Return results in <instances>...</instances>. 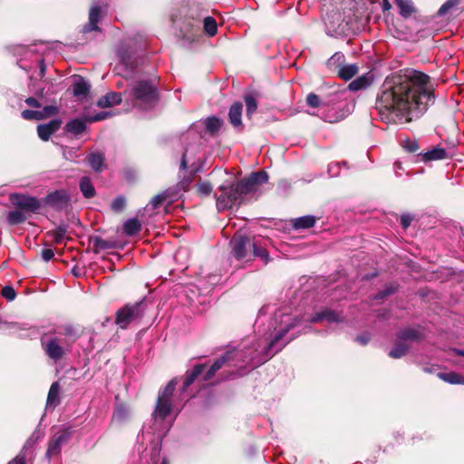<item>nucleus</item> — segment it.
<instances>
[{
  "mask_svg": "<svg viewBox=\"0 0 464 464\" xmlns=\"http://www.w3.org/2000/svg\"><path fill=\"white\" fill-rule=\"evenodd\" d=\"M434 101L430 76L405 69L385 78L375 104L382 121L403 124L423 115Z\"/></svg>",
  "mask_w": 464,
  "mask_h": 464,
  "instance_id": "obj_1",
  "label": "nucleus"
},
{
  "mask_svg": "<svg viewBox=\"0 0 464 464\" xmlns=\"http://www.w3.org/2000/svg\"><path fill=\"white\" fill-rule=\"evenodd\" d=\"M303 320V316L299 317L278 310L266 325L260 312L256 322L258 339L243 341L237 349L229 350L218 358L204 374L203 380H211L225 364L251 369L260 366L296 337V334H292L285 338L286 334L298 326Z\"/></svg>",
  "mask_w": 464,
  "mask_h": 464,
  "instance_id": "obj_2",
  "label": "nucleus"
},
{
  "mask_svg": "<svg viewBox=\"0 0 464 464\" xmlns=\"http://www.w3.org/2000/svg\"><path fill=\"white\" fill-rule=\"evenodd\" d=\"M175 379L169 381L162 391L159 392L157 403L152 414L153 431L158 438L161 439L169 430L170 424L165 422L166 418L170 414L173 404L172 396L176 388Z\"/></svg>",
  "mask_w": 464,
  "mask_h": 464,
  "instance_id": "obj_3",
  "label": "nucleus"
},
{
  "mask_svg": "<svg viewBox=\"0 0 464 464\" xmlns=\"http://www.w3.org/2000/svg\"><path fill=\"white\" fill-rule=\"evenodd\" d=\"M240 180L236 182L233 177H228L218 188L216 193V205L218 211L230 209L240 205L246 195Z\"/></svg>",
  "mask_w": 464,
  "mask_h": 464,
  "instance_id": "obj_4",
  "label": "nucleus"
},
{
  "mask_svg": "<svg viewBox=\"0 0 464 464\" xmlns=\"http://www.w3.org/2000/svg\"><path fill=\"white\" fill-rule=\"evenodd\" d=\"M178 29L176 36L181 45L185 48H191L201 37L200 21L198 19H186L182 22H174Z\"/></svg>",
  "mask_w": 464,
  "mask_h": 464,
  "instance_id": "obj_5",
  "label": "nucleus"
},
{
  "mask_svg": "<svg viewBox=\"0 0 464 464\" xmlns=\"http://www.w3.org/2000/svg\"><path fill=\"white\" fill-rule=\"evenodd\" d=\"M41 344L46 356L55 362L63 359L70 346L65 337L48 334L42 337Z\"/></svg>",
  "mask_w": 464,
  "mask_h": 464,
  "instance_id": "obj_6",
  "label": "nucleus"
},
{
  "mask_svg": "<svg viewBox=\"0 0 464 464\" xmlns=\"http://www.w3.org/2000/svg\"><path fill=\"white\" fill-rule=\"evenodd\" d=\"M143 302L127 304L116 313L115 323L121 329H126L132 322L140 320L143 314Z\"/></svg>",
  "mask_w": 464,
  "mask_h": 464,
  "instance_id": "obj_7",
  "label": "nucleus"
},
{
  "mask_svg": "<svg viewBox=\"0 0 464 464\" xmlns=\"http://www.w3.org/2000/svg\"><path fill=\"white\" fill-rule=\"evenodd\" d=\"M134 98L141 103L150 104L157 99V90L151 81H138L132 87Z\"/></svg>",
  "mask_w": 464,
  "mask_h": 464,
  "instance_id": "obj_8",
  "label": "nucleus"
},
{
  "mask_svg": "<svg viewBox=\"0 0 464 464\" xmlns=\"http://www.w3.org/2000/svg\"><path fill=\"white\" fill-rule=\"evenodd\" d=\"M72 438V430L70 427H65L55 432L51 438L46 450V457L51 459L52 457L60 454L62 447L66 444Z\"/></svg>",
  "mask_w": 464,
  "mask_h": 464,
  "instance_id": "obj_9",
  "label": "nucleus"
},
{
  "mask_svg": "<svg viewBox=\"0 0 464 464\" xmlns=\"http://www.w3.org/2000/svg\"><path fill=\"white\" fill-rule=\"evenodd\" d=\"M10 200L12 204L19 209L30 213H35L41 208L39 199L24 194H12L10 196Z\"/></svg>",
  "mask_w": 464,
  "mask_h": 464,
  "instance_id": "obj_10",
  "label": "nucleus"
},
{
  "mask_svg": "<svg viewBox=\"0 0 464 464\" xmlns=\"http://www.w3.org/2000/svg\"><path fill=\"white\" fill-rule=\"evenodd\" d=\"M268 174L265 170L252 172L248 177L240 180L246 195L256 190L257 187L268 181Z\"/></svg>",
  "mask_w": 464,
  "mask_h": 464,
  "instance_id": "obj_11",
  "label": "nucleus"
},
{
  "mask_svg": "<svg viewBox=\"0 0 464 464\" xmlns=\"http://www.w3.org/2000/svg\"><path fill=\"white\" fill-rule=\"evenodd\" d=\"M45 204L56 210H62L68 207L70 198L65 190H55L45 197Z\"/></svg>",
  "mask_w": 464,
  "mask_h": 464,
  "instance_id": "obj_12",
  "label": "nucleus"
},
{
  "mask_svg": "<svg viewBox=\"0 0 464 464\" xmlns=\"http://www.w3.org/2000/svg\"><path fill=\"white\" fill-rule=\"evenodd\" d=\"M250 239L245 236L234 237L231 240V246L234 256L237 260L246 257L247 248L251 246Z\"/></svg>",
  "mask_w": 464,
  "mask_h": 464,
  "instance_id": "obj_13",
  "label": "nucleus"
},
{
  "mask_svg": "<svg viewBox=\"0 0 464 464\" xmlns=\"http://www.w3.org/2000/svg\"><path fill=\"white\" fill-rule=\"evenodd\" d=\"M326 26V33L330 35L341 34L343 30L341 28L343 18L341 14L335 13L334 14H327L324 18Z\"/></svg>",
  "mask_w": 464,
  "mask_h": 464,
  "instance_id": "obj_14",
  "label": "nucleus"
},
{
  "mask_svg": "<svg viewBox=\"0 0 464 464\" xmlns=\"http://www.w3.org/2000/svg\"><path fill=\"white\" fill-rule=\"evenodd\" d=\"M62 124L60 119H54L50 121L48 123L40 124L37 127V134L42 140H48L52 134L57 131Z\"/></svg>",
  "mask_w": 464,
  "mask_h": 464,
  "instance_id": "obj_15",
  "label": "nucleus"
},
{
  "mask_svg": "<svg viewBox=\"0 0 464 464\" xmlns=\"http://www.w3.org/2000/svg\"><path fill=\"white\" fill-rule=\"evenodd\" d=\"M102 18V8L99 5H93L91 7L89 12V22L86 24L83 28V33H90L92 31H99L100 27L98 26L99 22Z\"/></svg>",
  "mask_w": 464,
  "mask_h": 464,
  "instance_id": "obj_16",
  "label": "nucleus"
},
{
  "mask_svg": "<svg viewBox=\"0 0 464 464\" xmlns=\"http://www.w3.org/2000/svg\"><path fill=\"white\" fill-rule=\"evenodd\" d=\"M325 320L329 323H334V322H341L342 316L340 314L335 313L332 310H324L319 313L314 314L313 316H311L306 321H309L310 323H317L320 321Z\"/></svg>",
  "mask_w": 464,
  "mask_h": 464,
  "instance_id": "obj_17",
  "label": "nucleus"
},
{
  "mask_svg": "<svg viewBox=\"0 0 464 464\" xmlns=\"http://www.w3.org/2000/svg\"><path fill=\"white\" fill-rule=\"evenodd\" d=\"M421 332L417 328H405L398 332L397 338L398 340L406 343V342H413L419 341L422 338Z\"/></svg>",
  "mask_w": 464,
  "mask_h": 464,
  "instance_id": "obj_18",
  "label": "nucleus"
},
{
  "mask_svg": "<svg viewBox=\"0 0 464 464\" xmlns=\"http://www.w3.org/2000/svg\"><path fill=\"white\" fill-rule=\"evenodd\" d=\"M205 364H197L186 372L182 391L185 392L204 372Z\"/></svg>",
  "mask_w": 464,
  "mask_h": 464,
  "instance_id": "obj_19",
  "label": "nucleus"
},
{
  "mask_svg": "<svg viewBox=\"0 0 464 464\" xmlns=\"http://www.w3.org/2000/svg\"><path fill=\"white\" fill-rule=\"evenodd\" d=\"M121 102V95L119 92H109L101 97L97 102L100 108H110Z\"/></svg>",
  "mask_w": 464,
  "mask_h": 464,
  "instance_id": "obj_20",
  "label": "nucleus"
},
{
  "mask_svg": "<svg viewBox=\"0 0 464 464\" xmlns=\"http://www.w3.org/2000/svg\"><path fill=\"white\" fill-rule=\"evenodd\" d=\"M242 111H243V105L239 102H234L229 108V111H228L229 121H230V123L236 128L242 126V121H241Z\"/></svg>",
  "mask_w": 464,
  "mask_h": 464,
  "instance_id": "obj_21",
  "label": "nucleus"
},
{
  "mask_svg": "<svg viewBox=\"0 0 464 464\" xmlns=\"http://www.w3.org/2000/svg\"><path fill=\"white\" fill-rule=\"evenodd\" d=\"M90 242L92 244L94 253L113 249L116 246V243L114 241L107 240L98 236L91 237Z\"/></svg>",
  "mask_w": 464,
  "mask_h": 464,
  "instance_id": "obj_22",
  "label": "nucleus"
},
{
  "mask_svg": "<svg viewBox=\"0 0 464 464\" xmlns=\"http://www.w3.org/2000/svg\"><path fill=\"white\" fill-rule=\"evenodd\" d=\"M423 162L443 160L447 157V151L440 147H435L425 153L420 154Z\"/></svg>",
  "mask_w": 464,
  "mask_h": 464,
  "instance_id": "obj_23",
  "label": "nucleus"
},
{
  "mask_svg": "<svg viewBox=\"0 0 464 464\" xmlns=\"http://www.w3.org/2000/svg\"><path fill=\"white\" fill-rule=\"evenodd\" d=\"M86 120L72 119L65 124V130L74 135H80L86 130Z\"/></svg>",
  "mask_w": 464,
  "mask_h": 464,
  "instance_id": "obj_24",
  "label": "nucleus"
},
{
  "mask_svg": "<svg viewBox=\"0 0 464 464\" xmlns=\"http://www.w3.org/2000/svg\"><path fill=\"white\" fill-rule=\"evenodd\" d=\"M60 385L59 383L53 382L49 390L47 400H46V408H55L60 403Z\"/></svg>",
  "mask_w": 464,
  "mask_h": 464,
  "instance_id": "obj_25",
  "label": "nucleus"
},
{
  "mask_svg": "<svg viewBox=\"0 0 464 464\" xmlns=\"http://www.w3.org/2000/svg\"><path fill=\"white\" fill-rule=\"evenodd\" d=\"M91 85L82 77L78 76L72 84V92L74 96H86L90 91Z\"/></svg>",
  "mask_w": 464,
  "mask_h": 464,
  "instance_id": "obj_26",
  "label": "nucleus"
},
{
  "mask_svg": "<svg viewBox=\"0 0 464 464\" xmlns=\"http://www.w3.org/2000/svg\"><path fill=\"white\" fill-rule=\"evenodd\" d=\"M316 218L314 216L307 215L293 219V227L295 229H306L314 226Z\"/></svg>",
  "mask_w": 464,
  "mask_h": 464,
  "instance_id": "obj_27",
  "label": "nucleus"
},
{
  "mask_svg": "<svg viewBox=\"0 0 464 464\" xmlns=\"http://www.w3.org/2000/svg\"><path fill=\"white\" fill-rule=\"evenodd\" d=\"M104 156L102 153H91L88 156V162L95 172L102 171L104 168Z\"/></svg>",
  "mask_w": 464,
  "mask_h": 464,
  "instance_id": "obj_28",
  "label": "nucleus"
},
{
  "mask_svg": "<svg viewBox=\"0 0 464 464\" xmlns=\"http://www.w3.org/2000/svg\"><path fill=\"white\" fill-rule=\"evenodd\" d=\"M395 3L399 8L400 14L404 18H409L415 12L411 0H396Z\"/></svg>",
  "mask_w": 464,
  "mask_h": 464,
  "instance_id": "obj_29",
  "label": "nucleus"
},
{
  "mask_svg": "<svg viewBox=\"0 0 464 464\" xmlns=\"http://www.w3.org/2000/svg\"><path fill=\"white\" fill-rule=\"evenodd\" d=\"M358 72V67L356 64H343L340 69L337 71V74L340 78L348 81L352 79Z\"/></svg>",
  "mask_w": 464,
  "mask_h": 464,
  "instance_id": "obj_30",
  "label": "nucleus"
},
{
  "mask_svg": "<svg viewBox=\"0 0 464 464\" xmlns=\"http://www.w3.org/2000/svg\"><path fill=\"white\" fill-rule=\"evenodd\" d=\"M79 186L84 198H92L95 196V188L88 177H82L80 179Z\"/></svg>",
  "mask_w": 464,
  "mask_h": 464,
  "instance_id": "obj_31",
  "label": "nucleus"
},
{
  "mask_svg": "<svg viewBox=\"0 0 464 464\" xmlns=\"http://www.w3.org/2000/svg\"><path fill=\"white\" fill-rule=\"evenodd\" d=\"M141 229V223L137 218H130L123 224V232L127 236H134Z\"/></svg>",
  "mask_w": 464,
  "mask_h": 464,
  "instance_id": "obj_32",
  "label": "nucleus"
},
{
  "mask_svg": "<svg viewBox=\"0 0 464 464\" xmlns=\"http://www.w3.org/2000/svg\"><path fill=\"white\" fill-rule=\"evenodd\" d=\"M438 377L444 382L450 383V384H460L464 383V377L454 372H439Z\"/></svg>",
  "mask_w": 464,
  "mask_h": 464,
  "instance_id": "obj_33",
  "label": "nucleus"
},
{
  "mask_svg": "<svg viewBox=\"0 0 464 464\" xmlns=\"http://www.w3.org/2000/svg\"><path fill=\"white\" fill-rule=\"evenodd\" d=\"M345 57L343 53L337 52L334 53L327 61V66L334 71H338L344 63Z\"/></svg>",
  "mask_w": 464,
  "mask_h": 464,
  "instance_id": "obj_34",
  "label": "nucleus"
},
{
  "mask_svg": "<svg viewBox=\"0 0 464 464\" xmlns=\"http://www.w3.org/2000/svg\"><path fill=\"white\" fill-rule=\"evenodd\" d=\"M67 227L65 226H59L54 230L49 231L48 236L55 244H62L65 239Z\"/></svg>",
  "mask_w": 464,
  "mask_h": 464,
  "instance_id": "obj_35",
  "label": "nucleus"
},
{
  "mask_svg": "<svg viewBox=\"0 0 464 464\" xmlns=\"http://www.w3.org/2000/svg\"><path fill=\"white\" fill-rule=\"evenodd\" d=\"M409 345L400 340L396 343L395 346L389 352V355L392 358L399 359L401 358L407 353Z\"/></svg>",
  "mask_w": 464,
  "mask_h": 464,
  "instance_id": "obj_36",
  "label": "nucleus"
},
{
  "mask_svg": "<svg viewBox=\"0 0 464 464\" xmlns=\"http://www.w3.org/2000/svg\"><path fill=\"white\" fill-rule=\"evenodd\" d=\"M26 220V216L21 209H15L8 212L7 222L10 225H18Z\"/></svg>",
  "mask_w": 464,
  "mask_h": 464,
  "instance_id": "obj_37",
  "label": "nucleus"
},
{
  "mask_svg": "<svg viewBox=\"0 0 464 464\" xmlns=\"http://www.w3.org/2000/svg\"><path fill=\"white\" fill-rule=\"evenodd\" d=\"M204 124L207 131H208L211 134H214L220 129L222 125V121L217 117L212 116L207 118L204 121Z\"/></svg>",
  "mask_w": 464,
  "mask_h": 464,
  "instance_id": "obj_38",
  "label": "nucleus"
},
{
  "mask_svg": "<svg viewBox=\"0 0 464 464\" xmlns=\"http://www.w3.org/2000/svg\"><path fill=\"white\" fill-rule=\"evenodd\" d=\"M371 84L370 78L366 75L361 76L349 84L351 91H359L368 87Z\"/></svg>",
  "mask_w": 464,
  "mask_h": 464,
  "instance_id": "obj_39",
  "label": "nucleus"
},
{
  "mask_svg": "<svg viewBox=\"0 0 464 464\" xmlns=\"http://www.w3.org/2000/svg\"><path fill=\"white\" fill-rule=\"evenodd\" d=\"M203 28L208 36H214L218 30L216 20L211 16L205 17L203 20Z\"/></svg>",
  "mask_w": 464,
  "mask_h": 464,
  "instance_id": "obj_40",
  "label": "nucleus"
},
{
  "mask_svg": "<svg viewBox=\"0 0 464 464\" xmlns=\"http://www.w3.org/2000/svg\"><path fill=\"white\" fill-rule=\"evenodd\" d=\"M245 102L246 107V116L250 118L252 114L256 111L257 102L252 95L245 96Z\"/></svg>",
  "mask_w": 464,
  "mask_h": 464,
  "instance_id": "obj_41",
  "label": "nucleus"
},
{
  "mask_svg": "<svg viewBox=\"0 0 464 464\" xmlns=\"http://www.w3.org/2000/svg\"><path fill=\"white\" fill-rule=\"evenodd\" d=\"M251 246L253 247L254 256L260 257L266 264L269 260L268 252L265 248L258 246L256 242H253Z\"/></svg>",
  "mask_w": 464,
  "mask_h": 464,
  "instance_id": "obj_42",
  "label": "nucleus"
},
{
  "mask_svg": "<svg viewBox=\"0 0 464 464\" xmlns=\"http://www.w3.org/2000/svg\"><path fill=\"white\" fill-rule=\"evenodd\" d=\"M459 0H447L439 9L438 14L443 16L447 14L453 7L457 6Z\"/></svg>",
  "mask_w": 464,
  "mask_h": 464,
  "instance_id": "obj_43",
  "label": "nucleus"
},
{
  "mask_svg": "<svg viewBox=\"0 0 464 464\" xmlns=\"http://www.w3.org/2000/svg\"><path fill=\"white\" fill-rule=\"evenodd\" d=\"M161 447L159 443L154 444L150 451V459L151 464H158L160 461Z\"/></svg>",
  "mask_w": 464,
  "mask_h": 464,
  "instance_id": "obj_44",
  "label": "nucleus"
},
{
  "mask_svg": "<svg viewBox=\"0 0 464 464\" xmlns=\"http://www.w3.org/2000/svg\"><path fill=\"white\" fill-rule=\"evenodd\" d=\"M22 117L27 121H41L43 120V115L40 111H33V110H24L21 113Z\"/></svg>",
  "mask_w": 464,
  "mask_h": 464,
  "instance_id": "obj_45",
  "label": "nucleus"
},
{
  "mask_svg": "<svg viewBox=\"0 0 464 464\" xmlns=\"http://www.w3.org/2000/svg\"><path fill=\"white\" fill-rule=\"evenodd\" d=\"M1 295L8 302L14 301L16 297V291L11 285H5L1 290Z\"/></svg>",
  "mask_w": 464,
  "mask_h": 464,
  "instance_id": "obj_46",
  "label": "nucleus"
},
{
  "mask_svg": "<svg viewBox=\"0 0 464 464\" xmlns=\"http://www.w3.org/2000/svg\"><path fill=\"white\" fill-rule=\"evenodd\" d=\"M111 116V113L109 111H101L94 115H86L85 120L88 122H95V121H100L105 120Z\"/></svg>",
  "mask_w": 464,
  "mask_h": 464,
  "instance_id": "obj_47",
  "label": "nucleus"
},
{
  "mask_svg": "<svg viewBox=\"0 0 464 464\" xmlns=\"http://www.w3.org/2000/svg\"><path fill=\"white\" fill-rule=\"evenodd\" d=\"M57 335H64L65 337H67L68 339H66L67 341L70 340L71 342L69 343L70 344L72 343H73L76 339H77V333L75 331V329L72 327V326H65L63 328V333H58Z\"/></svg>",
  "mask_w": 464,
  "mask_h": 464,
  "instance_id": "obj_48",
  "label": "nucleus"
},
{
  "mask_svg": "<svg viewBox=\"0 0 464 464\" xmlns=\"http://www.w3.org/2000/svg\"><path fill=\"white\" fill-rule=\"evenodd\" d=\"M128 410L124 406H117L113 413V420L117 421H123L128 417Z\"/></svg>",
  "mask_w": 464,
  "mask_h": 464,
  "instance_id": "obj_49",
  "label": "nucleus"
},
{
  "mask_svg": "<svg viewBox=\"0 0 464 464\" xmlns=\"http://www.w3.org/2000/svg\"><path fill=\"white\" fill-rule=\"evenodd\" d=\"M125 198L121 196L117 197L112 202H111V209L115 212H121L125 208Z\"/></svg>",
  "mask_w": 464,
  "mask_h": 464,
  "instance_id": "obj_50",
  "label": "nucleus"
},
{
  "mask_svg": "<svg viewBox=\"0 0 464 464\" xmlns=\"http://www.w3.org/2000/svg\"><path fill=\"white\" fill-rule=\"evenodd\" d=\"M402 147L409 152H415L419 149L418 142L415 140L407 139L402 141Z\"/></svg>",
  "mask_w": 464,
  "mask_h": 464,
  "instance_id": "obj_51",
  "label": "nucleus"
},
{
  "mask_svg": "<svg viewBox=\"0 0 464 464\" xmlns=\"http://www.w3.org/2000/svg\"><path fill=\"white\" fill-rule=\"evenodd\" d=\"M59 109L57 106L54 105H47L43 108L42 111H40L41 114L43 115V120L51 116L55 115L58 112Z\"/></svg>",
  "mask_w": 464,
  "mask_h": 464,
  "instance_id": "obj_52",
  "label": "nucleus"
},
{
  "mask_svg": "<svg viewBox=\"0 0 464 464\" xmlns=\"http://www.w3.org/2000/svg\"><path fill=\"white\" fill-rule=\"evenodd\" d=\"M307 104L312 108H317L321 104V101L318 95L314 93H309L306 97Z\"/></svg>",
  "mask_w": 464,
  "mask_h": 464,
  "instance_id": "obj_53",
  "label": "nucleus"
},
{
  "mask_svg": "<svg viewBox=\"0 0 464 464\" xmlns=\"http://www.w3.org/2000/svg\"><path fill=\"white\" fill-rule=\"evenodd\" d=\"M29 441L26 442L23 450L8 464H25V454L24 453V450H26Z\"/></svg>",
  "mask_w": 464,
  "mask_h": 464,
  "instance_id": "obj_54",
  "label": "nucleus"
},
{
  "mask_svg": "<svg viewBox=\"0 0 464 464\" xmlns=\"http://www.w3.org/2000/svg\"><path fill=\"white\" fill-rule=\"evenodd\" d=\"M198 190L202 195H209L212 191V186L208 182H202L198 185Z\"/></svg>",
  "mask_w": 464,
  "mask_h": 464,
  "instance_id": "obj_55",
  "label": "nucleus"
},
{
  "mask_svg": "<svg viewBox=\"0 0 464 464\" xmlns=\"http://www.w3.org/2000/svg\"><path fill=\"white\" fill-rule=\"evenodd\" d=\"M165 198L166 195L164 193L158 194L151 198L150 204L151 205L152 208L155 209L165 200Z\"/></svg>",
  "mask_w": 464,
  "mask_h": 464,
  "instance_id": "obj_56",
  "label": "nucleus"
},
{
  "mask_svg": "<svg viewBox=\"0 0 464 464\" xmlns=\"http://www.w3.org/2000/svg\"><path fill=\"white\" fill-rule=\"evenodd\" d=\"M395 289L392 287V286H388L386 287L383 291H381L380 293H378L374 299L376 300H381V299H383L384 297L390 295L391 294L394 293Z\"/></svg>",
  "mask_w": 464,
  "mask_h": 464,
  "instance_id": "obj_57",
  "label": "nucleus"
},
{
  "mask_svg": "<svg viewBox=\"0 0 464 464\" xmlns=\"http://www.w3.org/2000/svg\"><path fill=\"white\" fill-rule=\"evenodd\" d=\"M343 118V113H336V114H333L331 115L330 113H327L324 116V121H328V122H336V121H339L340 120H342Z\"/></svg>",
  "mask_w": 464,
  "mask_h": 464,
  "instance_id": "obj_58",
  "label": "nucleus"
},
{
  "mask_svg": "<svg viewBox=\"0 0 464 464\" xmlns=\"http://www.w3.org/2000/svg\"><path fill=\"white\" fill-rule=\"evenodd\" d=\"M53 256H54V252L51 248H44L42 250L41 256H42L43 260H44L45 262L50 261L53 257Z\"/></svg>",
  "mask_w": 464,
  "mask_h": 464,
  "instance_id": "obj_59",
  "label": "nucleus"
},
{
  "mask_svg": "<svg viewBox=\"0 0 464 464\" xmlns=\"http://www.w3.org/2000/svg\"><path fill=\"white\" fill-rule=\"evenodd\" d=\"M355 341L359 343L361 345H366L370 341V334H363L361 335H358L355 338Z\"/></svg>",
  "mask_w": 464,
  "mask_h": 464,
  "instance_id": "obj_60",
  "label": "nucleus"
},
{
  "mask_svg": "<svg viewBox=\"0 0 464 464\" xmlns=\"http://www.w3.org/2000/svg\"><path fill=\"white\" fill-rule=\"evenodd\" d=\"M412 221V218L410 215H402L401 218V224L403 228H407Z\"/></svg>",
  "mask_w": 464,
  "mask_h": 464,
  "instance_id": "obj_61",
  "label": "nucleus"
},
{
  "mask_svg": "<svg viewBox=\"0 0 464 464\" xmlns=\"http://www.w3.org/2000/svg\"><path fill=\"white\" fill-rule=\"evenodd\" d=\"M25 103L30 106V107H33V108H41V103L34 97H28L26 100H25Z\"/></svg>",
  "mask_w": 464,
  "mask_h": 464,
  "instance_id": "obj_62",
  "label": "nucleus"
},
{
  "mask_svg": "<svg viewBox=\"0 0 464 464\" xmlns=\"http://www.w3.org/2000/svg\"><path fill=\"white\" fill-rule=\"evenodd\" d=\"M118 54H119V57L121 59V62L122 65H124L127 68L130 65V59H129V57H126L121 52H119Z\"/></svg>",
  "mask_w": 464,
  "mask_h": 464,
  "instance_id": "obj_63",
  "label": "nucleus"
},
{
  "mask_svg": "<svg viewBox=\"0 0 464 464\" xmlns=\"http://www.w3.org/2000/svg\"><path fill=\"white\" fill-rule=\"evenodd\" d=\"M186 157H187V152H184L183 156H182V159H181V162H180V169H187L188 161H187Z\"/></svg>",
  "mask_w": 464,
  "mask_h": 464,
  "instance_id": "obj_64",
  "label": "nucleus"
}]
</instances>
